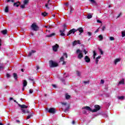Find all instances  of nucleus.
<instances>
[{
	"mask_svg": "<svg viewBox=\"0 0 125 125\" xmlns=\"http://www.w3.org/2000/svg\"><path fill=\"white\" fill-rule=\"evenodd\" d=\"M14 102H15L16 103H17V104H18V105L21 107V111L22 112H23V113L24 114L27 113V114H29V113H30V112H29L28 110H25L24 109H27V108H28V106L24 105V104H19L16 101V100H14Z\"/></svg>",
	"mask_w": 125,
	"mask_h": 125,
	"instance_id": "nucleus-1",
	"label": "nucleus"
},
{
	"mask_svg": "<svg viewBox=\"0 0 125 125\" xmlns=\"http://www.w3.org/2000/svg\"><path fill=\"white\" fill-rule=\"evenodd\" d=\"M58 66V63L56 62L53 61H49V66L50 68H55V67H57Z\"/></svg>",
	"mask_w": 125,
	"mask_h": 125,
	"instance_id": "nucleus-2",
	"label": "nucleus"
},
{
	"mask_svg": "<svg viewBox=\"0 0 125 125\" xmlns=\"http://www.w3.org/2000/svg\"><path fill=\"white\" fill-rule=\"evenodd\" d=\"M76 52H77V54H78V58H79V59H82V58H83V51H81L80 49H78L76 51Z\"/></svg>",
	"mask_w": 125,
	"mask_h": 125,
	"instance_id": "nucleus-3",
	"label": "nucleus"
},
{
	"mask_svg": "<svg viewBox=\"0 0 125 125\" xmlns=\"http://www.w3.org/2000/svg\"><path fill=\"white\" fill-rule=\"evenodd\" d=\"M31 28L33 31H38L39 30V26H38L36 23H33L31 25Z\"/></svg>",
	"mask_w": 125,
	"mask_h": 125,
	"instance_id": "nucleus-4",
	"label": "nucleus"
},
{
	"mask_svg": "<svg viewBox=\"0 0 125 125\" xmlns=\"http://www.w3.org/2000/svg\"><path fill=\"white\" fill-rule=\"evenodd\" d=\"M77 31H78V30H77V29H76L75 28H73V29L70 30L68 32L67 36H70V35H71V34H75V33H76V32H77Z\"/></svg>",
	"mask_w": 125,
	"mask_h": 125,
	"instance_id": "nucleus-5",
	"label": "nucleus"
},
{
	"mask_svg": "<svg viewBox=\"0 0 125 125\" xmlns=\"http://www.w3.org/2000/svg\"><path fill=\"white\" fill-rule=\"evenodd\" d=\"M94 107L95 109L92 110L93 112H97V111H99V110H100V106L99 105H95Z\"/></svg>",
	"mask_w": 125,
	"mask_h": 125,
	"instance_id": "nucleus-6",
	"label": "nucleus"
},
{
	"mask_svg": "<svg viewBox=\"0 0 125 125\" xmlns=\"http://www.w3.org/2000/svg\"><path fill=\"white\" fill-rule=\"evenodd\" d=\"M49 113H51L52 114H55V112H56V109L54 108H50L48 110Z\"/></svg>",
	"mask_w": 125,
	"mask_h": 125,
	"instance_id": "nucleus-7",
	"label": "nucleus"
},
{
	"mask_svg": "<svg viewBox=\"0 0 125 125\" xmlns=\"http://www.w3.org/2000/svg\"><path fill=\"white\" fill-rule=\"evenodd\" d=\"M73 46H75V45L77 44H81V41L79 40L78 41H74L72 43Z\"/></svg>",
	"mask_w": 125,
	"mask_h": 125,
	"instance_id": "nucleus-8",
	"label": "nucleus"
},
{
	"mask_svg": "<svg viewBox=\"0 0 125 125\" xmlns=\"http://www.w3.org/2000/svg\"><path fill=\"white\" fill-rule=\"evenodd\" d=\"M82 109L87 110V111H90V112H92L93 110L89 106H84L82 108Z\"/></svg>",
	"mask_w": 125,
	"mask_h": 125,
	"instance_id": "nucleus-9",
	"label": "nucleus"
},
{
	"mask_svg": "<svg viewBox=\"0 0 125 125\" xmlns=\"http://www.w3.org/2000/svg\"><path fill=\"white\" fill-rule=\"evenodd\" d=\"M84 60L86 63H89L90 62V59L87 56H85Z\"/></svg>",
	"mask_w": 125,
	"mask_h": 125,
	"instance_id": "nucleus-10",
	"label": "nucleus"
},
{
	"mask_svg": "<svg viewBox=\"0 0 125 125\" xmlns=\"http://www.w3.org/2000/svg\"><path fill=\"white\" fill-rule=\"evenodd\" d=\"M59 47V45H58V44H56L55 45H54L53 46V50L54 51H57V49H58Z\"/></svg>",
	"mask_w": 125,
	"mask_h": 125,
	"instance_id": "nucleus-11",
	"label": "nucleus"
},
{
	"mask_svg": "<svg viewBox=\"0 0 125 125\" xmlns=\"http://www.w3.org/2000/svg\"><path fill=\"white\" fill-rule=\"evenodd\" d=\"M119 62H121V58H118L114 60V63L115 64V65H117V64L119 63Z\"/></svg>",
	"mask_w": 125,
	"mask_h": 125,
	"instance_id": "nucleus-12",
	"label": "nucleus"
},
{
	"mask_svg": "<svg viewBox=\"0 0 125 125\" xmlns=\"http://www.w3.org/2000/svg\"><path fill=\"white\" fill-rule=\"evenodd\" d=\"M100 58H101V56H99L98 57L96 58V60H95L96 64H98V62H99V59H100Z\"/></svg>",
	"mask_w": 125,
	"mask_h": 125,
	"instance_id": "nucleus-13",
	"label": "nucleus"
},
{
	"mask_svg": "<svg viewBox=\"0 0 125 125\" xmlns=\"http://www.w3.org/2000/svg\"><path fill=\"white\" fill-rule=\"evenodd\" d=\"M36 51L35 50H31L29 52V54H28V56H32V55H33L34 53H36Z\"/></svg>",
	"mask_w": 125,
	"mask_h": 125,
	"instance_id": "nucleus-14",
	"label": "nucleus"
},
{
	"mask_svg": "<svg viewBox=\"0 0 125 125\" xmlns=\"http://www.w3.org/2000/svg\"><path fill=\"white\" fill-rule=\"evenodd\" d=\"M53 36H55V33H52L51 34L47 35L46 37H47V38H51V37H53Z\"/></svg>",
	"mask_w": 125,
	"mask_h": 125,
	"instance_id": "nucleus-15",
	"label": "nucleus"
},
{
	"mask_svg": "<svg viewBox=\"0 0 125 125\" xmlns=\"http://www.w3.org/2000/svg\"><path fill=\"white\" fill-rule=\"evenodd\" d=\"M50 1H51V0H48V4H46L45 5V6L46 8H47L48 9H49V8L48 7V5H49V2H50Z\"/></svg>",
	"mask_w": 125,
	"mask_h": 125,
	"instance_id": "nucleus-16",
	"label": "nucleus"
},
{
	"mask_svg": "<svg viewBox=\"0 0 125 125\" xmlns=\"http://www.w3.org/2000/svg\"><path fill=\"white\" fill-rule=\"evenodd\" d=\"M19 5H20V2H17L14 3V6H16L17 7H18Z\"/></svg>",
	"mask_w": 125,
	"mask_h": 125,
	"instance_id": "nucleus-17",
	"label": "nucleus"
},
{
	"mask_svg": "<svg viewBox=\"0 0 125 125\" xmlns=\"http://www.w3.org/2000/svg\"><path fill=\"white\" fill-rule=\"evenodd\" d=\"M76 30H77V31H79V32H80V33H83V29L82 27H80Z\"/></svg>",
	"mask_w": 125,
	"mask_h": 125,
	"instance_id": "nucleus-18",
	"label": "nucleus"
},
{
	"mask_svg": "<svg viewBox=\"0 0 125 125\" xmlns=\"http://www.w3.org/2000/svg\"><path fill=\"white\" fill-rule=\"evenodd\" d=\"M13 76L15 80H17V79L18 78V77L17 76V74L16 73H13Z\"/></svg>",
	"mask_w": 125,
	"mask_h": 125,
	"instance_id": "nucleus-19",
	"label": "nucleus"
},
{
	"mask_svg": "<svg viewBox=\"0 0 125 125\" xmlns=\"http://www.w3.org/2000/svg\"><path fill=\"white\" fill-rule=\"evenodd\" d=\"M125 83V79H122L119 83V85L120 84H124Z\"/></svg>",
	"mask_w": 125,
	"mask_h": 125,
	"instance_id": "nucleus-20",
	"label": "nucleus"
},
{
	"mask_svg": "<svg viewBox=\"0 0 125 125\" xmlns=\"http://www.w3.org/2000/svg\"><path fill=\"white\" fill-rule=\"evenodd\" d=\"M48 14L47 13L44 12V13H42V16L45 17V16H47Z\"/></svg>",
	"mask_w": 125,
	"mask_h": 125,
	"instance_id": "nucleus-21",
	"label": "nucleus"
},
{
	"mask_svg": "<svg viewBox=\"0 0 125 125\" xmlns=\"http://www.w3.org/2000/svg\"><path fill=\"white\" fill-rule=\"evenodd\" d=\"M23 87H25V86H27V81L26 80H23Z\"/></svg>",
	"mask_w": 125,
	"mask_h": 125,
	"instance_id": "nucleus-22",
	"label": "nucleus"
},
{
	"mask_svg": "<svg viewBox=\"0 0 125 125\" xmlns=\"http://www.w3.org/2000/svg\"><path fill=\"white\" fill-rule=\"evenodd\" d=\"M96 51L95 50H94L93 51V59H95V56H96Z\"/></svg>",
	"mask_w": 125,
	"mask_h": 125,
	"instance_id": "nucleus-23",
	"label": "nucleus"
},
{
	"mask_svg": "<svg viewBox=\"0 0 125 125\" xmlns=\"http://www.w3.org/2000/svg\"><path fill=\"white\" fill-rule=\"evenodd\" d=\"M118 99L120 100H124L125 99V96H120L118 97Z\"/></svg>",
	"mask_w": 125,
	"mask_h": 125,
	"instance_id": "nucleus-24",
	"label": "nucleus"
},
{
	"mask_svg": "<svg viewBox=\"0 0 125 125\" xmlns=\"http://www.w3.org/2000/svg\"><path fill=\"white\" fill-rule=\"evenodd\" d=\"M70 98H71V96L70 95H68L67 94H65L66 99H70Z\"/></svg>",
	"mask_w": 125,
	"mask_h": 125,
	"instance_id": "nucleus-25",
	"label": "nucleus"
},
{
	"mask_svg": "<svg viewBox=\"0 0 125 125\" xmlns=\"http://www.w3.org/2000/svg\"><path fill=\"white\" fill-rule=\"evenodd\" d=\"M64 30H60L61 35L62 36H65V34H64Z\"/></svg>",
	"mask_w": 125,
	"mask_h": 125,
	"instance_id": "nucleus-26",
	"label": "nucleus"
},
{
	"mask_svg": "<svg viewBox=\"0 0 125 125\" xmlns=\"http://www.w3.org/2000/svg\"><path fill=\"white\" fill-rule=\"evenodd\" d=\"M62 31H65V30H66V29H67V26L65 25V24H64L63 26H62Z\"/></svg>",
	"mask_w": 125,
	"mask_h": 125,
	"instance_id": "nucleus-27",
	"label": "nucleus"
},
{
	"mask_svg": "<svg viewBox=\"0 0 125 125\" xmlns=\"http://www.w3.org/2000/svg\"><path fill=\"white\" fill-rule=\"evenodd\" d=\"M125 37V31H122V37Z\"/></svg>",
	"mask_w": 125,
	"mask_h": 125,
	"instance_id": "nucleus-28",
	"label": "nucleus"
},
{
	"mask_svg": "<svg viewBox=\"0 0 125 125\" xmlns=\"http://www.w3.org/2000/svg\"><path fill=\"white\" fill-rule=\"evenodd\" d=\"M28 2H29V0H24L23 1V4L26 5V4H27V3H28Z\"/></svg>",
	"mask_w": 125,
	"mask_h": 125,
	"instance_id": "nucleus-29",
	"label": "nucleus"
},
{
	"mask_svg": "<svg viewBox=\"0 0 125 125\" xmlns=\"http://www.w3.org/2000/svg\"><path fill=\"white\" fill-rule=\"evenodd\" d=\"M99 38L100 39V41H102V40H103V36H102V35H99Z\"/></svg>",
	"mask_w": 125,
	"mask_h": 125,
	"instance_id": "nucleus-30",
	"label": "nucleus"
},
{
	"mask_svg": "<svg viewBox=\"0 0 125 125\" xmlns=\"http://www.w3.org/2000/svg\"><path fill=\"white\" fill-rule=\"evenodd\" d=\"M7 32V31H6V30H2L1 31V33H2V34H3V35H5V34H6Z\"/></svg>",
	"mask_w": 125,
	"mask_h": 125,
	"instance_id": "nucleus-31",
	"label": "nucleus"
},
{
	"mask_svg": "<svg viewBox=\"0 0 125 125\" xmlns=\"http://www.w3.org/2000/svg\"><path fill=\"white\" fill-rule=\"evenodd\" d=\"M87 18H88V19H90L91 18H92V15H88L87 17Z\"/></svg>",
	"mask_w": 125,
	"mask_h": 125,
	"instance_id": "nucleus-32",
	"label": "nucleus"
},
{
	"mask_svg": "<svg viewBox=\"0 0 125 125\" xmlns=\"http://www.w3.org/2000/svg\"><path fill=\"white\" fill-rule=\"evenodd\" d=\"M110 41H115V38L113 37H110L109 38Z\"/></svg>",
	"mask_w": 125,
	"mask_h": 125,
	"instance_id": "nucleus-33",
	"label": "nucleus"
},
{
	"mask_svg": "<svg viewBox=\"0 0 125 125\" xmlns=\"http://www.w3.org/2000/svg\"><path fill=\"white\" fill-rule=\"evenodd\" d=\"M99 50L100 51L101 54H102V55H103V51L102 50V49L99 48Z\"/></svg>",
	"mask_w": 125,
	"mask_h": 125,
	"instance_id": "nucleus-34",
	"label": "nucleus"
},
{
	"mask_svg": "<svg viewBox=\"0 0 125 125\" xmlns=\"http://www.w3.org/2000/svg\"><path fill=\"white\" fill-rule=\"evenodd\" d=\"M5 12H8V7H6L5 9Z\"/></svg>",
	"mask_w": 125,
	"mask_h": 125,
	"instance_id": "nucleus-35",
	"label": "nucleus"
},
{
	"mask_svg": "<svg viewBox=\"0 0 125 125\" xmlns=\"http://www.w3.org/2000/svg\"><path fill=\"white\" fill-rule=\"evenodd\" d=\"M7 2H9V1H11L12 2H14V0H6Z\"/></svg>",
	"mask_w": 125,
	"mask_h": 125,
	"instance_id": "nucleus-36",
	"label": "nucleus"
},
{
	"mask_svg": "<svg viewBox=\"0 0 125 125\" xmlns=\"http://www.w3.org/2000/svg\"><path fill=\"white\" fill-rule=\"evenodd\" d=\"M105 29H106V27H105V26H103V27L102 28V30L103 31H105Z\"/></svg>",
	"mask_w": 125,
	"mask_h": 125,
	"instance_id": "nucleus-37",
	"label": "nucleus"
},
{
	"mask_svg": "<svg viewBox=\"0 0 125 125\" xmlns=\"http://www.w3.org/2000/svg\"><path fill=\"white\" fill-rule=\"evenodd\" d=\"M25 5L24 4H23V5H21V8H25Z\"/></svg>",
	"mask_w": 125,
	"mask_h": 125,
	"instance_id": "nucleus-38",
	"label": "nucleus"
},
{
	"mask_svg": "<svg viewBox=\"0 0 125 125\" xmlns=\"http://www.w3.org/2000/svg\"><path fill=\"white\" fill-rule=\"evenodd\" d=\"M76 73H77V74L78 75V76H81V72H80L77 71Z\"/></svg>",
	"mask_w": 125,
	"mask_h": 125,
	"instance_id": "nucleus-39",
	"label": "nucleus"
},
{
	"mask_svg": "<svg viewBox=\"0 0 125 125\" xmlns=\"http://www.w3.org/2000/svg\"><path fill=\"white\" fill-rule=\"evenodd\" d=\"M61 61H64V57H62L60 59Z\"/></svg>",
	"mask_w": 125,
	"mask_h": 125,
	"instance_id": "nucleus-40",
	"label": "nucleus"
},
{
	"mask_svg": "<svg viewBox=\"0 0 125 125\" xmlns=\"http://www.w3.org/2000/svg\"><path fill=\"white\" fill-rule=\"evenodd\" d=\"M29 93H30V94L33 93V89H30L29 90Z\"/></svg>",
	"mask_w": 125,
	"mask_h": 125,
	"instance_id": "nucleus-41",
	"label": "nucleus"
},
{
	"mask_svg": "<svg viewBox=\"0 0 125 125\" xmlns=\"http://www.w3.org/2000/svg\"><path fill=\"white\" fill-rule=\"evenodd\" d=\"M88 34V36H89V37H90V36H91L92 34H91V32H88L87 33Z\"/></svg>",
	"mask_w": 125,
	"mask_h": 125,
	"instance_id": "nucleus-42",
	"label": "nucleus"
},
{
	"mask_svg": "<svg viewBox=\"0 0 125 125\" xmlns=\"http://www.w3.org/2000/svg\"><path fill=\"white\" fill-rule=\"evenodd\" d=\"M97 23H102V21H101L100 20H97Z\"/></svg>",
	"mask_w": 125,
	"mask_h": 125,
	"instance_id": "nucleus-43",
	"label": "nucleus"
},
{
	"mask_svg": "<svg viewBox=\"0 0 125 125\" xmlns=\"http://www.w3.org/2000/svg\"><path fill=\"white\" fill-rule=\"evenodd\" d=\"M83 52L84 53V54H86V53H87V51H86V50H85V49L83 50Z\"/></svg>",
	"mask_w": 125,
	"mask_h": 125,
	"instance_id": "nucleus-44",
	"label": "nucleus"
},
{
	"mask_svg": "<svg viewBox=\"0 0 125 125\" xmlns=\"http://www.w3.org/2000/svg\"><path fill=\"white\" fill-rule=\"evenodd\" d=\"M6 77L7 78H10V75H9V74H7Z\"/></svg>",
	"mask_w": 125,
	"mask_h": 125,
	"instance_id": "nucleus-45",
	"label": "nucleus"
},
{
	"mask_svg": "<svg viewBox=\"0 0 125 125\" xmlns=\"http://www.w3.org/2000/svg\"><path fill=\"white\" fill-rule=\"evenodd\" d=\"M64 55L65 58H68V55H67V54H64Z\"/></svg>",
	"mask_w": 125,
	"mask_h": 125,
	"instance_id": "nucleus-46",
	"label": "nucleus"
},
{
	"mask_svg": "<svg viewBox=\"0 0 125 125\" xmlns=\"http://www.w3.org/2000/svg\"><path fill=\"white\" fill-rule=\"evenodd\" d=\"M101 83H103V84L104 83V80H101Z\"/></svg>",
	"mask_w": 125,
	"mask_h": 125,
	"instance_id": "nucleus-47",
	"label": "nucleus"
},
{
	"mask_svg": "<svg viewBox=\"0 0 125 125\" xmlns=\"http://www.w3.org/2000/svg\"><path fill=\"white\" fill-rule=\"evenodd\" d=\"M62 105H67V103H62Z\"/></svg>",
	"mask_w": 125,
	"mask_h": 125,
	"instance_id": "nucleus-48",
	"label": "nucleus"
},
{
	"mask_svg": "<svg viewBox=\"0 0 125 125\" xmlns=\"http://www.w3.org/2000/svg\"><path fill=\"white\" fill-rule=\"evenodd\" d=\"M99 31V28L95 31V33H98Z\"/></svg>",
	"mask_w": 125,
	"mask_h": 125,
	"instance_id": "nucleus-49",
	"label": "nucleus"
},
{
	"mask_svg": "<svg viewBox=\"0 0 125 125\" xmlns=\"http://www.w3.org/2000/svg\"><path fill=\"white\" fill-rule=\"evenodd\" d=\"M36 68H37V70H39V69H40V66H39V65H37V66H36Z\"/></svg>",
	"mask_w": 125,
	"mask_h": 125,
	"instance_id": "nucleus-50",
	"label": "nucleus"
},
{
	"mask_svg": "<svg viewBox=\"0 0 125 125\" xmlns=\"http://www.w3.org/2000/svg\"><path fill=\"white\" fill-rule=\"evenodd\" d=\"M33 113H31V114H29L28 116L31 118V117H33Z\"/></svg>",
	"mask_w": 125,
	"mask_h": 125,
	"instance_id": "nucleus-51",
	"label": "nucleus"
},
{
	"mask_svg": "<svg viewBox=\"0 0 125 125\" xmlns=\"http://www.w3.org/2000/svg\"><path fill=\"white\" fill-rule=\"evenodd\" d=\"M121 15H122V13H120V14H119L118 16H117V18H119V17H120V16H121Z\"/></svg>",
	"mask_w": 125,
	"mask_h": 125,
	"instance_id": "nucleus-52",
	"label": "nucleus"
},
{
	"mask_svg": "<svg viewBox=\"0 0 125 125\" xmlns=\"http://www.w3.org/2000/svg\"><path fill=\"white\" fill-rule=\"evenodd\" d=\"M62 65H66V62L63 61Z\"/></svg>",
	"mask_w": 125,
	"mask_h": 125,
	"instance_id": "nucleus-53",
	"label": "nucleus"
},
{
	"mask_svg": "<svg viewBox=\"0 0 125 125\" xmlns=\"http://www.w3.org/2000/svg\"><path fill=\"white\" fill-rule=\"evenodd\" d=\"M31 118L29 115L27 117L26 120H28V119H30Z\"/></svg>",
	"mask_w": 125,
	"mask_h": 125,
	"instance_id": "nucleus-54",
	"label": "nucleus"
},
{
	"mask_svg": "<svg viewBox=\"0 0 125 125\" xmlns=\"http://www.w3.org/2000/svg\"><path fill=\"white\" fill-rule=\"evenodd\" d=\"M52 86H53V87L56 88V85H55V84H53V85H52Z\"/></svg>",
	"mask_w": 125,
	"mask_h": 125,
	"instance_id": "nucleus-55",
	"label": "nucleus"
},
{
	"mask_svg": "<svg viewBox=\"0 0 125 125\" xmlns=\"http://www.w3.org/2000/svg\"><path fill=\"white\" fill-rule=\"evenodd\" d=\"M91 2H95V1H94V0H90Z\"/></svg>",
	"mask_w": 125,
	"mask_h": 125,
	"instance_id": "nucleus-56",
	"label": "nucleus"
},
{
	"mask_svg": "<svg viewBox=\"0 0 125 125\" xmlns=\"http://www.w3.org/2000/svg\"><path fill=\"white\" fill-rule=\"evenodd\" d=\"M29 80H30V81H32L33 82V81H34V79H31V78H29Z\"/></svg>",
	"mask_w": 125,
	"mask_h": 125,
	"instance_id": "nucleus-57",
	"label": "nucleus"
},
{
	"mask_svg": "<svg viewBox=\"0 0 125 125\" xmlns=\"http://www.w3.org/2000/svg\"><path fill=\"white\" fill-rule=\"evenodd\" d=\"M72 125H75V121H72Z\"/></svg>",
	"mask_w": 125,
	"mask_h": 125,
	"instance_id": "nucleus-58",
	"label": "nucleus"
},
{
	"mask_svg": "<svg viewBox=\"0 0 125 125\" xmlns=\"http://www.w3.org/2000/svg\"><path fill=\"white\" fill-rule=\"evenodd\" d=\"M30 35H31V36H34V33H33L31 32V33H30Z\"/></svg>",
	"mask_w": 125,
	"mask_h": 125,
	"instance_id": "nucleus-59",
	"label": "nucleus"
},
{
	"mask_svg": "<svg viewBox=\"0 0 125 125\" xmlns=\"http://www.w3.org/2000/svg\"><path fill=\"white\" fill-rule=\"evenodd\" d=\"M17 123H20V121L19 120H16Z\"/></svg>",
	"mask_w": 125,
	"mask_h": 125,
	"instance_id": "nucleus-60",
	"label": "nucleus"
},
{
	"mask_svg": "<svg viewBox=\"0 0 125 125\" xmlns=\"http://www.w3.org/2000/svg\"><path fill=\"white\" fill-rule=\"evenodd\" d=\"M13 98H10V100H13Z\"/></svg>",
	"mask_w": 125,
	"mask_h": 125,
	"instance_id": "nucleus-61",
	"label": "nucleus"
},
{
	"mask_svg": "<svg viewBox=\"0 0 125 125\" xmlns=\"http://www.w3.org/2000/svg\"><path fill=\"white\" fill-rule=\"evenodd\" d=\"M48 26H45V28H48Z\"/></svg>",
	"mask_w": 125,
	"mask_h": 125,
	"instance_id": "nucleus-62",
	"label": "nucleus"
},
{
	"mask_svg": "<svg viewBox=\"0 0 125 125\" xmlns=\"http://www.w3.org/2000/svg\"><path fill=\"white\" fill-rule=\"evenodd\" d=\"M0 125H2V124L0 122Z\"/></svg>",
	"mask_w": 125,
	"mask_h": 125,
	"instance_id": "nucleus-63",
	"label": "nucleus"
},
{
	"mask_svg": "<svg viewBox=\"0 0 125 125\" xmlns=\"http://www.w3.org/2000/svg\"><path fill=\"white\" fill-rule=\"evenodd\" d=\"M65 5H68V3H65Z\"/></svg>",
	"mask_w": 125,
	"mask_h": 125,
	"instance_id": "nucleus-64",
	"label": "nucleus"
}]
</instances>
